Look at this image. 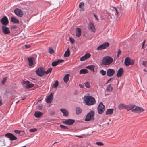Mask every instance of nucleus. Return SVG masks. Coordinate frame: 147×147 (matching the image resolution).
<instances>
[{
    "label": "nucleus",
    "instance_id": "nucleus-8",
    "mask_svg": "<svg viewBox=\"0 0 147 147\" xmlns=\"http://www.w3.org/2000/svg\"><path fill=\"white\" fill-rule=\"evenodd\" d=\"M22 83L23 84H25L26 86V88H30L32 87H33L34 86V84H33L30 83V82L28 81H23L22 82Z\"/></svg>",
    "mask_w": 147,
    "mask_h": 147
},
{
    "label": "nucleus",
    "instance_id": "nucleus-47",
    "mask_svg": "<svg viewBox=\"0 0 147 147\" xmlns=\"http://www.w3.org/2000/svg\"><path fill=\"white\" fill-rule=\"evenodd\" d=\"M7 77H5L4 78L2 81V84H4L5 83V81L7 80Z\"/></svg>",
    "mask_w": 147,
    "mask_h": 147
},
{
    "label": "nucleus",
    "instance_id": "nucleus-45",
    "mask_svg": "<svg viewBox=\"0 0 147 147\" xmlns=\"http://www.w3.org/2000/svg\"><path fill=\"white\" fill-rule=\"evenodd\" d=\"M142 65L145 67H146L147 65V61H143L142 62Z\"/></svg>",
    "mask_w": 147,
    "mask_h": 147
},
{
    "label": "nucleus",
    "instance_id": "nucleus-15",
    "mask_svg": "<svg viewBox=\"0 0 147 147\" xmlns=\"http://www.w3.org/2000/svg\"><path fill=\"white\" fill-rule=\"evenodd\" d=\"M115 73V71L114 69H107V75L108 77H111L113 76Z\"/></svg>",
    "mask_w": 147,
    "mask_h": 147
},
{
    "label": "nucleus",
    "instance_id": "nucleus-37",
    "mask_svg": "<svg viewBox=\"0 0 147 147\" xmlns=\"http://www.w3.org/2000/svg\"><path fill=\"white\" fill-rule=\"evenodd\" d=\"M52 69V68H49L46 72H45V73L46 74H47L49 73H50L51 72Z\"/></svg>",
    "mask_w": 147,
    "mask_h": 147
},
{
    "label": "nucleus",
    "instance_id": "nucleus-25",
    "mask_svg": "<svg viewBox=\"0 0 147 147\" xmlns=\"http://www.w3.org/2000/svg\"><path fill=\"white\" fill-rule=\"evenodd\" d=\"M76 113L77 115H79L81 113L82 110V109L79 107H76L75 108Z\"/></svg>",
    "mask_w": 147,
    "mask_h": 147
},
{
    "label": "nucleus",
    "instance_id": "nucleus-49",
    "mask_svg": "<svg viewBox=\"0 0 147 147\" xmlns=\"http://www.w3.org/2000/svg\"><path fill=\"white\" fill-rule=\"evenodd\" d=\"M55 112L53 111H51L49 113L50 115H53L55 114Z\"/></svg>",
    "mask_w": 147,
    "mask_h": 147
},
{
    "label": "nucleus",
    "instance_id": "nucleus-18",
    "mask_svg": "<svg viewBox=\"0 0 147 147\" xmlns=\"http://www.w3.org/2000/svg\"><path fill=\"white\" fill-rule=\"evenodd\" d=\"M63 61V60L62 59H59L56 61H53L52 63V66L53 67L55 66L58 64L62 62Z\"/></svg>",
    "mask_w": 147,
    "mask_h": 147
},
{
    "label": "nucleus",
    "instance_id": "nucleus-36",
    "mask_svg": "<svg viewBox=\"0 0 147 147\" xmlns=\"http://www.w3.org/2000/svg\"><path fill=\"white\" fill-rule=\"evenodd\" d=\"M85 86L87 88H89L90 87V85L89 82H86L84 83Z\"/></svg>",
    "mask_w": 147,
    "mask_h": 147
},
{
    "label": "nucleus",
    "instance_id": "nucleus-39",
    "mask_svg": "<svg viewBox=\"0 0 147 147\" xmlns=\"http://www.w3.org/2000/svg\"><path fill=\"white\" fill-rule=\"evenodd\" d=\"M49 53L51 54H53L54 52V50L52 48H49Z\"/></svg>",
    "mask_w": 147,
    "mask_h": 147
},
{
    "label": "nucleus",
    "instance_id": "nucleus-21",
    "mask_svg": "<svg viewBox=\"0 0 147 147\" xmlns=\"http://www.w3.org/2000/svg\"><path fill=\"white\" fill-rule=\"evenodd\" d=\"M76 36L78 37H80L81 36V29L79 28H76Z\"/></svg>",
    "mask_w": 147,
    "mask_h": 147
},
{
    "label": "nucleus",
    "instance_id": "nucleus-51",
    "mask_svg": "<svg viewBox=\"0 0 147 147\" xmlns=\"http://www.w3.org/2000/svg\"><path fill=\"white\" fill-rule=\"evenodd\" d=\"M25 47L26 48H28L30 47V46L29 44H26L25 45Z\"/></svg>",
    "mask_w": 147,
    "mask_h": 147
},
{
    "label": "nucleus",
    "instance_id": "nucleus-23",
    "mask_svg": "<svg viewBox=\"0 0 147 147\" xmlns=\"http://www.w3.org/2000/svg\"><path fill=\"white\" fill-rule=\"evenodd\" d=\"M11 21L14 23H18L19 21L18 19L14 17H12L11 18Z\"/></svg>",
    "mask_w": 147,
    "mask_h": 147
},
{
    "label": "nucleus",
    "instance_id": "nucleus-33",
    "mask_svg": "<svg viewBox=\"0 0 147 147\" xmlns=\"http://www.w3.org/2000/svg\"><path fill=\"white\" fill-rule=\"evenodd\" d=\"M126 106V105L123 104H121L119 105L118 106V108L119 109H125Z\"/></svg>",
    "mask_w": 147,
    "mask_h": 147
},
{
    "label": "nucleus",
    "instance_id": "nucleus-46",
    "mask_svg": "<svg viewBox=\"0 0 147 147\" xmlns=\"http://www.w3.org/2000/svg\"><path fill=\"white\" fill-rule=\"evenodd\" d=\"M121 51L119 49H118V50L117 51V57H118L119 55L121 53Z\"/></svg>",
    "mask_w": 147,
    "mask_h": 147
},
{
    "label": "nucleus",
    "instance_id": "nucleus-2",
    "mask_svg": "<svg viewBox=\"0 0 147 147\" xmlns=\"http://www.w3.org/2000/svg\"><path fill=\"white\" fill-rule=\"evenodd\" d=\"M84 101L85 104L87 105H92L96 103L95 98L91 96H85Z\"/></svg>",
    "mask_w": 147,
    "mask_h": 147
},
{
    "label": "nucleus",
    "instance_id": "nucleus-27",
    "mask_svg": "<svg viewBox=\"0 0 147 147\" xmlns=\"http://www.w3.org/2000/svg\"><path fill=\"white\" fill-rule=\"evenodd\" d=\"M33 57H31L28 58V60L29 62V66H32L33 64Z\"/></svg>",
    "mask_w": 147,
    "mask_h": 147
},
{
    "label": "nucleus",
    "instance_id": "nucleus-16",
    "mask_svg": "<svg viewBox=\"0 0 147 147\" xmlns=\"http://www.w3.org/2000/svg\"><path fill=\"white\" fill-rule=\"evenodd\" d=\"M53 93H51L47 97L46 99V101L47 103H51L53 100Z\"/></svg>",
    "mask_w": 147,
    "mask_h": 147
},
{
    "label": "nucleus",
    "instance_id": "nucleus-40",
    "mask_svg": "<svg viewBox=\"0 0 147 147\" xmlns=\"http://www.w3.org/2000/svg\"><path fill=\"white\" fill-rule=\"evenodd\" d=\"M37 130V129L36 128H32L29 130V131L31 132H33L36 131Z\"/></svg>",
    "mask_w": 147,
    "mask_h": 147
},
{
    "label": "nucleus",
    "instance_id": "nucleus-59",
    "mask_svg": "<svg viewBox=\"0 0 147 147\" xmlns=\"http://www.w3.org/2000/svg\"><path fill=\"white\" fill-rule=\"evenodd\" d=\"M25 99V97H24V98H23L22 99V100H24Z\"/></svg>",
    "mask_w": 147,
    "mask_h": 147
},
{
    "label": "nucleus",
    "instance_id": "nucleus-7",
    "mask_svg": "<svg viewBox=\"0 0 147 147\" xmlns=\"http://www.w3.org/2000/svg\"><path fill=\"white\" fill-rule=\"evenodd\" d=\"M36 72L37 76L42 77L44 75L45 71L42 68H40L36 71Z\"/></svg>",
    "mask_w": 147,
    "mask_h": 147
},
{
    "label": "nucleus",
    "instance_id": "nucleus-52",
    "mask_svg": "<svg viewBox=\"0 0 147 147\" xmlns=\"http://www.w3.org/2000/svg\"><path fill=\"white\" fill-rule=\"evenodd\" d=\"M94 17L95 18V19L96 20H97L98 21V18L97 17V16L96 15V14H94Z\"/></svg>",
    "mask_w": 147,
    "mask_h": 147
},
{
    "label": "nucleus",
    "instance_id": "nucleus-38",
    "mask_svg": "<svg viewBox=\"0 0 147 147\" xmlns=\"http://www.w3.org/2000/svg\"><path fill=\"white\" fill-rule=\"evenodd\" d=\"M59 127L61 128L64 129L68 130L69 129L67 126H64L63 125H60Z\"/></svg>",
    "mask_w": 147,
    "mask_h": 147
},
{
    "label": "nucleus",
    "instance_id": "nucleus-48",
    "mask_svg": "<svg viewBox=\"0 0 147 147\" xmlns=\"http://www.w3.org/2000/svg\"><path fill=\"white\" fill-rule=\"evenodd\" d=\"M84 3L83 2H80L79 5V7L80 8H81L84 5Z\"/></svg>",
    "mask_w": 147,
    "mask_h": 147
},
{
    "label": "nucleus",
    "instance_id": "nucleus-1",
    "mask_svg": "<svg viewBox=\"0 0 147 147\" xmlns=\"http://www.w3.org/2000/svg\"><path fill=\"white\" fill-rule=\"evenodd\" d=\"M113 61V58L110 56H105L103 57L100 64L102 66H109L112 63Z\"/></svg>",
    "mask_w": 147,
    "mask_h": 147
},
{
    "label": "nucleus",
    "instance_id": "nucleus-62",
    "mask_svg": "<svg viewBox=\"0 0 147 147\" xmlns=\"http://www.w3.org/2000/svg\"><path fill=\"white\" fill-rule=\"evenodd\" d=\"M86 1H87L88 2H89V1H90V0H86Z\"/></svg>",
    "mask_w": 147,
    "mask_h": 147
},
{
    "label": "nucleus",
    "instance_id": "nucleus-42",
    "mask_svg": "<svg viewBox=\"0 0 147 147\" xmlns=\"http://www.w3.org/2000/svg\"><path fill=\"white\" fill-rule=\"evenodd\" d=\"M87 59L86 58V57L84 56V55L83 56H82L80 58V60L81 61H84L86 59Z\"/></svg>",
    "mask_w": 147,
    "mask_h": 147
},
{
    "label": "nucleus",
    "instance_id": "nucleus-60",
    "mask_svg": "<svg viewBox=\"0 0 147 147\" xmlns=\"http://www.w3.org/2000/svg\"><path fill=\"white\" fill-rule=\"evenodd\" d=\"M143 70H144V71H145L146 72H147V70H146L145 69H144Z\"/></svg>",
    "mask_w": 147,
    "mask_h": 147
},
{
    "label": "nucleus",
    "instance_id": "nucleus-53",
    "mask_svg": "<svg viewBox=\"0 0 147 147\" xmlns=\"http://www.w3.org/2000/svg\"><path fill=\"white\" fill-rule=\"evenodd\" d=\"M38 108L39 109L41 110L42 109V106H38Z\"/></svg>",
    "mask_w": 147,
    "mask_h": 147
},
{
    "label": "nucleus",
    "instance_id": "nucleus-14",
    "mask_svg": "<svg viewBox=\"0 0 147 147\" xmlns=\"http://www.w3.org/2000/svg\"><path fill=\"white\" fill-rule=\"evenodd\" d=\"M0 21L2 24L4 25H6L9 23L8 18L6 16H3Z\"/></svg>",
    "mask_w": 147,
    "mask_h": 147
},
{
    "label": "nucleus",
    "instance_id": "nucleus-24",
    "mask_svg": "<svg viewBox=\"0 0 147 147\" xmlns=\"http://www.w3.org/2000/svg\"><path fill=\"white\" fill-rule=\"evenodd\" d=\"M42 115L43 113L42 112L38 111H35L34 114L35 116L37 118L40 117Z\"/></svg>",
    "mask_w": 147,
    "mask_h": 147
},
{
    "label": "nucleus",
    "instance_id": "nucleus-3",
    "mask_svg": "<svg viewBox=\"0 0 147 147\" xmlns=\"http://www.w3.org/2000/svg\"><path fill=\"white\" fill-rule=\"evenodd\" d=\"M135 60L131 59L129 57H126L125 60L124 64L126 66L133 65L134 64Z\"/></svg>",
    "mask_w": 147,
    "mask_h": 147
},
{
    "label": "nucleus",
    "instance_id": "nucleus-34",
    "mask_svg": "<svg viewBox=\"0 0 147 147\" xmlns=\"http://www.w3.org/2000/svg\"><path fill=\"white\" fill-rule=\"evenodd\" d=\"M99 73L102 75L104 76L106 75L107 72L105 71L103 69H101L100 70Z\"/></svg>",
    "mask_w": 147,
    "mask_h": 147
},
{
    "label": "nucleus",
    "instance_id": "nucleus-63",
    "mask_svg": "<svg viewBox=\"0 0 147 147\" xmlns=\"http://www.w3.org/2000/svg\"><path fill=\"white\" fill-rule=\"evenodd\" d=\"M82 11H84V8H83L82 9Z\"/></svg>",
    "mask_w": 147,
    "mask_h": 147
},
{
    "label": "nucleus",
    "instance_id": "nucleus-11",
    "mask_svg": "<svg viewBox=\"0 0 147 147\" xmlns=\"http://www.w3.org/2000/svg\"><path fill=\"white\" fill-rule=\"evenodd\" d=\"M88 29L91 32H94L96 29L94 24L91 22H90L88 26Z\"/></svg>",
    "mask_w": 147,
    "mask_h": 147
},
{
    "label": "nucleus",
    "instance_id": "nucleus-35",
    "mask_svg": "<svg viewBox=\"0 0 147 147\" xmlns=\"http://www.w3.org/2000/svg\"><path fill=\"white\" fill-rule=\"evenodd\" d=\"M58 85V81L56 80L55 82V83L53 84L52 88H56L57 87Z\"/></svg>",
    "mask_w": 147,
    "mask_h": 147
},
{
    "label": "nucleus",
    "instance_id": "nucleus-28",
    "mask_svg": "<svg viewBox=\"0 0 147 147\" xmlns=\"http://www.w3.org/2000/svg\"><path fill=\"white\" fill-rule=\"evenodd\" d=\"M113 90V88L111 84L108 85L106 89V91L109 92L112 91Z\"/></svg>",
    "mask_w": 147,
    "mask_h": 147
},
{
    "label": "nucleus",
    "instance_id": "nucleus-50",
    "mask_svg": "<svg viewBox=\"0 0 147 147\" xmlns=\"http://www.w3.org/2000/svg\"><path fill=\"white\" fill-rule=\"evenodd\" d=\"M21 131L18 130H15L14 131V132L15 133H16V134H20Z\"/></svg>",
    "mask_w": 147,
    "mask_h": 147
},
{
    "label": "nucleus",
    "instance_id": "nucleus-9",
    "mask_svg": "<svg viewBox=\"0 0 147 147\" xmlns=\"http://www.w3.org/2000/svg\"><path fill=\"white\" fill-rule=\"evenodd\" d=\"M15 14L17 16L21 17L23 15V13L22 11L19 8H16L14 10Z\"/></svg>",
    "mask_w": 147,
    "mask_h": 147
},
{
    "label": "nucleus",
    "instance_id": "nucleus-31",
    "mask_svg": "<svg viewBox=\"0 0 147 147\" xmlns=\"http://www.w3.org/2000/svg\"><path fill=\"white\" fill-rule=\"evenodd\" d=\"M70 53V51L69 49L68 48L64 53V56L65 57H68L69 56Z\"/></svg>",
    "mask_w": 147,
    "mask_h": 147
},
{
    "label": "nucleus",
    "instance_id": "nucleus-44",
    "mask_svg": "<svg viewBox=\"0 0 147 147\" xmlns=\"http://www.w3.org/2000/svg\"><path fill=\"white\" fill-rule=\"evenodd\" d=\"M96 144L98 146H103L104 145L103 143L101 142H97L96 143Z\"/></svg>",
    "mask_w": 147,
    "mask_h": 147
},
{
    "label": "nucleus",
    "instance_id": "nucleus-26",
    "mask_svg": "<svg viewBox=\"0 0 147 147\" xmlns=\"http://www.w3.org/2000/svg\"><path fill=\"white\" fill-rule=\"evenodd\" d=\"M70 76V75L67 74H66L63 78V80L65 82H67L69 79V77Z\"/></svg>",
    "mask_w": 147,
    "mask_h": 147
},
{
    "label": "nucleus",
    "instance_id": "nucleus-57",
    "mask_svg": "<svg viewBox=\"0 0 147 147\" xmlns=\"http://www.w3.org/2000/svg\"><path fill=\"white\" fill-rule=\"evenodd\" d=\"M17 27V26L16 25H14L13 26V28H16Z\"/></svg>",
    "mask_w": 147,
    "mask_h": 147
},
{
    "label": "nucleus",
    "instance_id": "nucleus-10",
    "mask_svg": "<svg viewBox=\"0 0 147 147\" xmlns=\"http://www.w3.org/2000/svg\"><path fill=\"white\" fill-rule=\"evenodd\" d=\"M144 111V109L138 106H136L134 109L132 110V112L137 113H139Z\"/></svg>",
    "mask_w": 147,
    "mask_h": 147
},
{
    "label": "nucleus",
    "instance_id": "nucleus-30",
    "mask_svg": "<svg viewBox=\"0 0 147 147\" xmlns=\"http://www.w3.org/2000/svg\"><path fill=\"white\" fill-rule=\"evenodd\" d=\"M88 70L86 69H81L79 72L80 74H86L88 73Z\"/></svg>",
    "mask_w": 147,
    "mask_h": 147
},
{
    "label": "nucleus",
    "instance_id": "nucleus-43",
    "mask_svg": "<svg viewBox=\"0 0 147 147\" xmlns=\"http://www.w3.org/2000/svg\"><path fill=\"white\" fill-rule=\"evenodd\" d=\"M69 40L71 43L72 44L74 43L75 42L74 39L73 38H72L71 37H69Z\"/></svg>",
    "mask_w": 147,
    "mask_h": 147
},
{
    "label": "nucleus",
    "instance_id": "nucleus-29",
    "mask_svg": "<svg viewBox=\"0 0 147 147\" xmlns=\"http://www.w3.org/2000/svg\"><path fill=\"white\" fill-rule=\"evenodd\" d=\"M113 109H108L106 112V115L111 114L113 113Z\"/></svg>",
    "mask_w": 147,
    "mask_h": 147
},
{
    "label": "nucleus",
    "instance_id": "nucleus-32",
    "mask_svg": "<svg viewBox=\"0 0 147 147\" xmlns=\"http://www.w3.org/2000/svg\"><path fill=\"white\" fill-rule=\"evenodd\" d=\"M94 65H89V66H86V68H87L88 69L93 71H94Z\"/></svg>",
    "mask_w": 147,
    "mask_h": 147
},
{
    "label": "nucleus",
    "instance_id": "nucleus-61",
    "mask_svg": "<svg viewBox=\"0 0 147 147\" xmlns=\"http://www.w3.org/2000/svg\"><path fill=\"white\" fill-rule=\"evenodd\" d=\"M144 45H142V49L144 47Z\"/></svg>",
    "mask_w": 147,
    "mask_h": 147
},
{
    "label": "nucleus",
    "instance_id": "nucleus-54",
    "mask_svg": "<svg viewBox=\"0 0 147 147\" xmlns=\"http://www.w3.org/2000/svg\"><path fill=\"white\" fill-rule=\"evenodd\" d=\"M79 86L80 88H84V85L82 84H80Z\"/></svg>",
    "mask_w": 147,
    "mask_h": 147
},
{
    "label": "nucleus",
    "instance_id": "nucleus-22",
    "mask_svg": "<svg viewBox=\"0 0 147 147\" xmlns=\"http://www.w3.org/2000/svg\"><path fill=\"white\" fill-rule=\"evenodd\" d=\"M135 105H126L125 109L128 111L133 109L135 107Z\"/></svg>",
    "mask_w": 147,
    "mask_h": 147
},
{
    "label": "nucleus",
    "instance_id": "nucleus-17",
    "mask_svg": "<svg viewBox=\"0 0 147 147\" xmlns=\"http://www.w3.org/2000/svg\"><path fill=\"white\" fill-rule=\"evenodd\" d=\"M3 32L5 34H7L10 33V32L9 28L6 26L2 27Z\"/></svg>",
    "mask_w": 147,
    "mask_h": 147
},
{
    "label": "nucleus",
    "instance_id": "nucleus-13",
    "mask_svg": "<svg viewBox=\"0 0 147 147\" xmlns=\"http://www.w3.org/2000/svg\"><path fill=\"white\" fill-rule=\"evenodd\" d=\"M5 136L9 138L11 140H14L17 139V138L13 134L8 133L5 134Z\"/></svg>",
    "mask_w": 147,
    "mask_h": 147
},
{
    "label": "nucleus",
    "instance_id": "nucleus-4",
    "mask_svg": "<svg viewBox=\"0 0 147 147\" xmlns=\"http://www.w3.org/2000/svg\"><path fill=\"white\" fill-rule=\"evenodd\" d=\"M94 111H91L87 115L85 120L86 121H88L90 120H93L94 119Z\"/></svg>",
    "mask_w": 147,
    "mask_h": 147
},
{
    "label": "nucleus",
    "instance_id": "nucleus-6",
    "mask_svg": "<svg viewBox=\"0 0 147 147\" xmlns=\"http://www.w3.org/2000/svg\"><path fill=\"white\" fill-rule=\"evenodd\" d=\"M109 45V43L107 42H105L98 46L96 49L98 50H102L106 49Z\"/></svg>",
    "mask_w": 147,
    "mask_h": 147
},
{
    "label": "nucleus",
    "instance_id": "nucleus-20",
    "mask_svg": "<svg viewBox=\"0 0 147 147\" xmlns=\"http://www.w3.org/2000/svg\"><path fill=\"white\" fill-rule=\"evenodd\" d=\"M60 111L62 113L63 116L67 117L68 115V112L66 109H60Z\"/></svg>",
    "mask_w": 147,
    "mask_h": 147
},
{
    "label": "nucleus",
    "instance_id": "nucleus-12",
    "mask_svg": "<svg viewBox=\"0 0 147 147\" xmlns=\"http://www.w3.org/2000/svg\"><path fill=\"white\" fill-rule=\"evenodd\" d=\"M75 122V120L74 119H67L63 121V123L67 125H72Z\"/></svg>",
    "mask_w": 147,
    "mask_h": 147
},
{
    "label": "nucleus",
    "instance_id": "nucleus-5",
    "mask_svg": "<svg viewBox=\"0 0 147 147\" xmlns=\"http://www.w3.org/2000/svg\"><path fill=\"white\" fill-rule=\"evenodd\" d=\"M98 112L100 114L102 113L105 110V106L102 102H100L98 105Z\"/></svg>",
    "mask_w": 147,
    "mask_h": 147
},
{
    "label": "nucleus",
    "instance_id": "nucleus-41",
    "mask_svg": "<svg viewBox=\"0 0 147 147\" xmlns=\"http://www.w3.org/2000/svg\"><path fill=\"white\" fill-rule=\"evenodd\" d=\"M84 56L86 57V59H87L90 57V56H91V55L90 53H86L84 55Z\"/></svg>",
    "mask_w": 147,
    "mask_h": 147
},
{
    "label": "nucleus",
    "instance_id": "nucleus-64",
    "mask_svg": "<svg viewBox=\"0 0 147 147\" xmlns=\"http://www.w3.org/2000/svg\"><path fill=\"white\" fill-rule=\"evenodd\" d=\"M18 101H17V102H16V104L17 103H18Z\"/></svg>",
    "mask_w": 147,
    "mask_h": 147
},
{
    "label": "nucleus",
    "instance_id": "nucleus-58",
    "mask_svg": "<svg viewBox=\"0 0 147 147\" xmlns=\"http://www.w3.org/2000/svg\"><path fill=\"white\" fill-rule=\"evenodd\" d=\"M145 42V40H144L142 42V45H144Z\"/></svg>",
    "mask_w": 147,
    "mask_h": 147
},
{
    "label": "nucleus",
    "instance_id": "nucleus-19",
    "mask_svg": "<svg viewBox=\"0 0 147 147\" xmlns=\"http://www.w3.org/2000/svg\"><path fill=\"white\" fill-rule=\"evenodd\" d=\"M124 72L122 68H120L117 71L116 76L118 77H120L123 74Z\"/></svg>",
    "mask_w": 147,
    "mask_h": 147
},
{
    "label": "nucleus",
    "instance_id": "nucleus-56",
    "mask_svg": "<svg viewBox=\"0 0 147 147\" xmlns=\"http://www.w3.org/2000/svg\"><path fill=\"white\" fill-rule=\"evenodd\" d=\"M113 78H111L109 79L106 82V84H107L111 80L113 79Z\"/></svg>",
    "mask_w": 147,
    "mask_h": 147
},
{
    "label": "nucleus",
    "instance_id": "nucleus-55",
    "mask_svg": "<svg viewBox=\"0 0 147 147\" xmlns=\"http://www.w3.org/2000/svg\"><path fill=\"white\" fill-rule=\"evenodd\" d=\"M115 11H116L115 14L116 15H117V14H118V11H117V9L115 7Z\"/></svg>",
    "mask_w": 147,
    "mask_h": 147
}]
</instances>
